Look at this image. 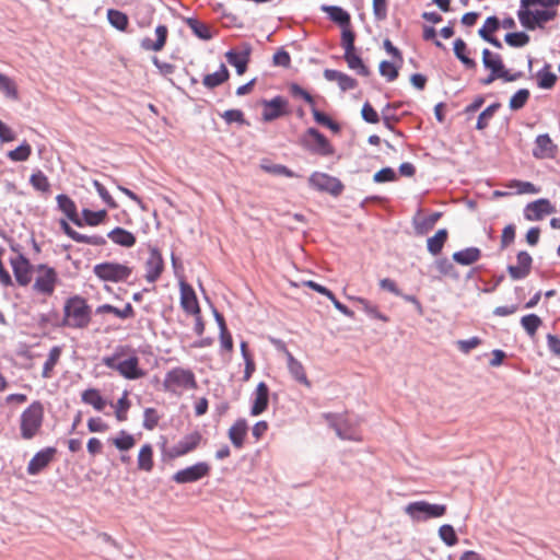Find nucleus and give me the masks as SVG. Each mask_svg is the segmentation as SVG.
<instances>
[{"label": "nucleus", "instance_id": "nucleus-1", "mask_svg": "<svg viewBox=\"0 0 560 560\" xmlns=\"http://www.w3.org/2000/svg\"><path fill=\"white\" fill-rule=\"evenodd\" d=\"M63 326L83 329L91 322V307L86 301L79 295L69 298L63 306Z\"/></svg>", "mask_w": 560, "mask_h": 560}, {"label": "nucleus", "instance_id": "nucleus-2", "mask_svg": "<svg viewBox=\"0 0 560 560\" xmlns=\"http://www.w3.org/2000/svg\"><path fill=\"white\" fill-rule=\"evenodd\" d=\"M197 382L190 370L174 368L170 370L163 381V389L168 393L178 394L182 389H195Z\"/></svg>", "mask_w": 560, "mask_h": 560}, {"label": "nucleus", "instance_id": "nucleus-3", "mask_svg": "<svg viewBox=\"0 0 560 560\" xmlns=\"http://www.w3.org/2000/svg\"><path fill=\"white\" fill-rule=\"evenodd\" d=\"M44 418V408L39 401L32 402L21 415V436L33 439L39 431Z\"/></svg>", "mask_w": 560, "mask_h": 560}, {"label": "nucleus", "instance_id": "nucleus-4", "mask_svg": "<svg viewBox=\"0 0 560 560\" xmlns=\"http://www.w3.org/2000/svg\"><path fill=\"white\" fill-rule=\"evenodd\" d=\"M118 354L107 355L102 359L103 364L117 371L127 380H138L144 376V371L139 366V358L131 355L126 360L117 362Z\"/></svg>", "mask_w": 560, "mask_h": 560}, {"label": "nucleus", "instance_id": "nucleus-5", "mask_svg": "<svg viewBox=\"0 0 560 560\" xmlns=\"http://www.w3.org/2000/svg\"><path fill=\"white\" fill-rule=\"evenodd\" d=\"M446 512V505L429 503L427 501L410 502L405 506V513L415 522H425L439 518Z\"/></svg>", "mask_w": 560, "mask_h": 560}, {"label": "nucleus", "instance_id": "nucleus-6", "mask_svg": "<svg viewBox=\"0 0 560 560\" xmlns=\"http://www.w3.org/2000/svg\"><path fill=\"white\" fill-rule=\"evenodd\" d=\"M323 417L335 430L337 436L341 440L360 441L361 433L357 429V423L348 416L324 413Z\"/></svg>", "mask_w": 560, "mask_h": 560}, {"label": "nucleus", "instance_id": "nucleus-7", "mask_svg": "<svg viewBox=\"0 0 560 560\" xmlns=\"http://www.w3.org/2000/svg\"><path fill=\"white\" fill-rule=\"evenodd\" d=\"M93 273L102 281L122 282L132 273V268L126 264L106 261L93 267Z\"/></svg>", "mask_w": 560, "mask_h": 560}, {"label": "nucleus", "instance_id": "nucleus-8", "mask_svg": "<svg viewBox=\"0 0 560 560\" xmlns=\"http://www.w3.org/2000/svg\"><path fill=\"white\" fill-rule=\"evenodd\" d=\"M556 15V10H530L528 8H520L517 10V19L521 25L528 31L542 28L544 25L553 20Z\"/></svg>", "mask_w": 560, "mask_h": 560}, {"label": "nucleus", "instance_id": "nucleus-9", "mask_svg": "<svg viewBox=\"0 0 560 560\" xmlns=\"http://www.w3.org/2000/svg\"><path fill=\"white\" fill-rule=\"evenodd\" d=\"M302 145L312 153L329 156L335 153L328 139L316 128H308L301 139Z\"/></svg>", "mask_w": 560, "mask_h": 560}, {"label": "nucleus", "instance_id": "nucleus-10", "mask_svg": "<svg viewBox=\"0 0 560 560\" xmlns=\"http://www.w3.org/2000/svg\"><path fill=\"white\" fill-rule=\"evenodd\" d=\"M36 271L37 276L33 284L34 291L39 294L50 296L54 293L58 282L57 271L55 268L44 264L38 265Z\"/></svg>", "mask_w": 560, "mask_h": 560}, {"label": "nucleus", "instance_id": "nucleus-11", "mask_svg": "<svg viewBox=\"0 0 560 560\" xmlns=\"http://www.w3.org/2000/svg\"><path fill=\"white\" fill-rule=\"evenodd\" d=\"M19 245H11V249L16 253L10 258V265L14 278L21 287H26L32 281L33 266L30 260L20 252Z\"/></svg>", "mask_w": 560, "mask_h": 560}, {"label": "nucleus", "instance_id": "nucleus-12", "mask_svg": "<svg viewBox=\"0 0 560 560\" xmlns=\"http://www.w3.org/2000/svg\"><path fill=\"white\" fill-rule=\"evenodd\" d=\"M310 185L317 190L329 192L337 197L339 196L345 186L343 184L334 176L325 173L314 172L308 178Z\"/></svg>", "mask_w": 560, "mask_h": 560}, {"label": "nucleus", "instance_id": "nucleus-13", "mask_svg": "<svg viewBox=\"0 0 560 560\" xmlns=\"http://www.w3.org/2000/svg\"><path fill=\"white\" fill-rule=\"evenodd\" d=\"M210 465L206 462H199L195 465L186 467L176 471L173 475V480L176 483H190L199 481L210 474Z\"/></svg>", "mask_w": 560, "mask_h": 560}, {"label": "nucleus", "instance_id": "nucleus-14", "mask_svg": "<svg viewBox=\"0 0 560 560\" xmlns=\"http://www.w3.org/2000/svg\"><path fill=\"white\" fill-rule=\"evenodd\" d=\"M145 280L154 283L164 270V261L160 250L156 247H150L149 257L145 260Z\"/></svg>", "mask_w": 560, "mask_h": 560}, {"label": "nucleus", "instance_id": "nucleus-15", "mask_svg": "<svg viewBox=\"0 0 560 560\" xmlns=\"http://www.w3.org/2000/svg\"><path fill=\"white\" fill-rule=\"evenodd\" d=\"M516 260V265H509L506 268L511 279L514 281L525 279L530 273L533 265L532 256L525 250L517 253Z\"/></svg>", "mask_w": 560, "mask_h": 560}, {"label": "nucleus", "instance_id": "nucleus-16", "mask_svg": "<svg viewBox=\"0 0 560 560\" xmlns=\"http://www.w3.org/2000/svg\"><path fill=\"white\" fill-rule=\"evenodd\" d=\"M264 106L262 120L272 121L282 117L287 113L288 102L284 97L278 95L271 100H262Z\"/></svg>", "mask_w": 560, "mask_h": 560}, {"label": "nucleus", "instance_id": "nucleus-17", "mask_svg": "<svg viewBox=\"0 0 560 560\" xmlns=\"http://www.w3.org/2000/svg\"><path fill=\"white\" fill-rule=\"evenodd\" d=\"M57 450L55 447H46L37 452L28 462L26 471L30 476L38 475L54 459Z\"/></svg>", "mask_w": 560, "mask_h": 560}, {"label": "nucleus", "instance_id": "nucleus-18", "mask_svg": "<svg viewBox=\"0 0 560 560\" xmlns=\"http://www.w3.org/2000/svg\"><path fill=\"white\" fill-rule=\"evenodd\" d=\"M201 434L199 432H192L185 435L176 444L168 450V455L172 458L184 456L192 452L200 443Z\"/></svg>", "mask_w": 560, "mask_h": 560}, {"label": "nucleus", "instance_id": "nucleus-19", "mask_svg": "<svg viewBox=\"0 0 560 560\" xmlns=\"http://www.w3.org/2000/svg\"><path fill=\"white\" fill-rule=\"evenodd\" d=\"M555 212V207L548 199H538L529 202L524 209V217L528 221H538L544 215Z\"/></svg>", "mask_w": 560, "mask_h": 560}, {"label": "nucleus", "instance_id": "nucleus-20", "mask_svg": "<svg viewBox=\"0 0 560 560\" xmlns=\"http://www.w3.org/2000/svg\"><path fill=\"white\" fill-rule=\"evenodd\" d=\"M276 345H281L283 352L287 357V366L291 376L299 383L310 387L311 383L306 376L305 370L300 361H298L293 354L285 348L281 341H275Z\"/></svg>", "mask_w": 560, "mask_h": 560}, {"label": "nucleus", "instance_id": "nucleus-21", "mask_svg": "<svg viewBox=\"0 0 560 560\" xmlns=\"http://www.w3.org/2000/svg\"><path fill=\"white\" fill-rule=\"evenodd\" d=\"M252 52L250 45H245L243 51L238 52L233 49H230L225 52V58L228 62L235 67L238 75H242L247 70V65L249 62Z\"/></svg>", "mask_w": 560, "mask_h": 560}, {"label": "nucleus", "instance_id": "nucleus-22", "mask_svg": "<svg viewBox=\"0 0 560 560\" xmlns=\"http://www.w3.org/2000/svg\"><path fill=\"white\" fill-rule=\"evenodd\" d=\"M557 153V145L552 142L548 133L536 137L533 155L537 159H551Z\"/></svg>", "mask_w": 560, "mask_h": 560}, {"label": "nucleus", "instance_id": "nucleus-23", "mask_svg": "<svg viewBox=\"0 0 560 560\" xmlns=\"http://www.w3.org/2000/svg\"><path fill=\"white\" fill-rule=\"evenodd\" d=\"M253 404L250 407V415L256 417L261 415L268 408L269 404V387L265 382H260L253 394Z\"/></svg>", "mask_w": 560, "mask_h": 560}, {"label": "nucleus", "instance_id": "nucleus-24", "mask_svg": "<svg viewBox=\"0 0 560 560\" xmlns=\"http://www.w3.org/2000/svg\"><path fill=\"white\" fill-rule=\"evenodd\" d=\"M180 305L188 314H200L199 303L194 289L184 282L180 283Z\"/></svg>", "mask_w": 560, "mask_h": 560}, {"label": "nucleus", "instance_id": "nucleus-25", "mask_svg": "<svg viewBox=\"0 0 560 560\" xmlns=\"http://www.w3.org/2000/svg\"><path fill=\"white\" fill-rule=\"evenodd\" d=\"M58 209L77 226H82V219L79 217L74 201L65 194L56 197Z\"/></svg>", "mask_w": 560, "mask_h": 560}, {"label": "nucleus", "instance_id": "nucleus-26", "mask_svg": "<svg viewBox=\"0 0 560 560\" xmlns=\"http://www.w3.org/2000/svg\"><path fill=\"white\" fill-rule=\"evenodd\" d=\"M320 10L327 13L329 19L341 26V28L350 26L351 16L341 7L323 4Z\"/></svg>", "mask_w": 560, "mask_h": 560}, {"label": "nucleus", "instance_id": "nucleus-27", "mask_svg": "<svg viewBox=\"0 0 560 560\" xmlns=\"http://www.w3.org/2000/svg\"><path fill=\"white\" fill-rule=\"evenodd\" d=\"M167 33L165 25H158L155 28L156 40L145 37L141 40V47L144 50L160 51L166 43Z\"/></svg>", "mask_w": 560, "mask_h": 560}, {"label": "nucleus", "instance_id": "nucleus-28", "mask_svg": "<svg viewBox=\"0 0 560 560\" xmlns=\"http://www.w3.org/2000/svg\"><path fill=\"white\" fill-rule=\"evenodd\" d=\"M452 257L455 262L463 266H469L480 259L481 250L478 247L471 246L455 252Z\"/></svg>", "mask_w": 560, "mask_h": 560}, {"label": "nucleus", "instance_id": "nucleus-29", "mask_svg": "<svg viewBox=\"0 0 560 560\" xmlns=\"http://www.w3.org/2000/svg\"><path fill=\"white\" fill-rule=\"evenodd\" d=\"M247 422L245 419H238L229 430V438L236 448H241L247 433Z\"/></svg>", "mask_w": 560, "mask_h": 560}, {"label": "nucleus", "instance_id": "nucleus-30", "mask_svg": "<svg viewBox=\"0 0 560 560\" xmlns=\"http://www.w3.org/2000/svg\"><path fill=\"white\" fill-rule=\"evenodd\" d=\"M107 236L115 244L120 245L122 247H127V248L132 247L137 242L136 236L131 232H129L122 228H119V226L113 229L107 234Z\"/></svg>", "mask_w": 560, "mask_h": 560}, {"label": "nucleus", "instance_id": "nucleus-31", "mask_svg": "<svg viewBox=\"0 0 560 560\" xmlns=\"http://www.w3.org/2000/svg\"><path fill=\"white\" fill-rule=\"evenodd\" d=\"M81 400L86 405H91L96 411H103L107 405L106 400L96 388L85 389L81 394Z\"/></svg>", "mask_w": 560, "mask_h": 560}, {"label": "nucleus", "instance_id": "nucleus-32", "mask_svg": "<svg viewBox=\"0 0 560 560\" xmlns=\"http://www.w3.org/2000/svg\"><path fill=\"white\" fill-rule=\"evenodd\" d=\"M482 63L486 69L493 73H502L505 69L501 56L490 51L488 48L482 50Z\"/></svg>", "mask_w": 560, "mask_h": 560}, {"label": "nucleus", "instance_id": "nucleus-33", "mask_svg": "<svg viewBox=\"0 0 560 560\" xmlns=\"http://www.w3.org/2000/svg\"><path fill=\"white\" fill-rule=\"evenodd\" d=\"M229 77L230 72L228 68L224 63H221L218 71L203 77L202 83L207 89H214L228 81Z\"/></svg>", "mask_w": 560, "mask_h": 560}, {"label": "nucleus", "instance_id": "nucleus-34", "mask_svg": "<svg viewBox=\"0 0 560 560\" xmlns=\"http://www.w3.org/2000/svg\"><path fill=\"white\" fill-rule=\"evenodd\" d=\"M96 314L110 313L121 319L131 318L135 316L133 307L130 303H127L124 308H118L110 304H102L97 306Z\"/></svg>", "mask_w": 560, "mask_h": 560}, {"label": "nucleus", "instance_id": "nucleus-35", "mask_svg": "<svg viewBox=\"0 0 560 560\" xmlns=\"http://www.w3.org/2000/svg\"><path fill=\"white\" fill-rule=\"evenodd\" d=\"M343 58L351 70L357 71L362 77L369 75L370 71L363 63L362 58L355 52V50L345 51Z\"/></svg>", "mask_w": 560, "mask_h": 560}, {"label": "nucleus", "instance_id": "nucleus-36", "mask_svg": "<svg viewBox=\"0 0 560 560\" xmlns=\"http://www.w3.org/2000/svg\"><path fill=\"white\" fill-rule=\"evenodd\" d=\"M447 230L440 229L432 237L427 241L428 252L432 255H439L447 240Z\"/></svg>", "mask_w": 560, "mask_h": 560}, {"label": "nucleus", "instance_id": "nucleus-37", "mask_svg": "<svg viewBox=\"0 0 560 560\" xmlns=\"http://www.w3.org/2000/svg\"><path fill=\"white\" fill-rule=\"evenodd\" d=\"M187 26L191 30V32L202 40H209L213 37L212 32L209 26L195 18H187L185 20Z\"/></svg>", "mask_w": 560, "mask_h": 560}, {"label": "nucleus", "instance_id": "nucleus-38", "mask_svg": "<svg viewBox=\"0 0 560 560\" xmlns=\"http://www.w3.org/2000/svg\"><path fill=\"white\" fill-rule=\"evenodd\" d=\"M454 54L456 58L467 68L475 69L477 63L474 59L467 56V45L462 38H457L454 42Z\"/></svg>", "mask_w": 560, "mask_h": 560}, {"label": "nucleus", "instance_id": "nucleus-39", "mask_svg": "<svg viewBox=\"0 0 560 560\" xmlns=\"http://www.w3.org/2000/svg\"><path fill=\"white\" fill-rule=\"evenodd\" d=\"M61 352H62V348L60 346H54L50 349V351L48 353V358L45 361L44 366H43L42 376L44 378L51 377L52 370H54L55 365L57 364V362L59 361Z\"/></svg>", "mask_w": 560, "mask_h": 560}, {"label": "nucleus", "instance_id": "nucleus-40", "mask_svg": "<svg viewBox=\"0 0 560 560\" xmlns=\"http://www.w3.org/2000/svg\"><path fill=\"white\" fill-rule=\"evenodd\" d=\"M138 468L144 471H151L153 468V448L151 444H144L138 455Z\"/></svg>", "mask_w": 560, "mask_h": 560}, {"label": "nucleus", "instance_id": "nucleus-41", "mask_svg": "<svg viewBox=\"0 0 560 560\" xmlns=\"http://www.w3.org/2000/svg\"><path fill=\"white\" fill-rule=\"evenodd\" d=\"M30 184L35 190L44 194L49 192L50 190V183L42 171H36L31 175Z\"/></svg>", "mask_w": 560, "mask_h": 560}, {"label": "nucleus", "instance_id": "nucleus-42", "mask_svg": "<svg viewBox=\"0 0 560 560\" xmlns=\"http://www.w3.org/2000/svg\"><path fill=\"white\" fill-rule=\"evenodd\" d=\"M549 65H546L541 70L537 72V83L540 89H551L557 81V75L550 72Z\"/></svg>", "mask_w": 560, "mask_h": 560}, {"label": "nucleus", "instance_id": "nucleus-43", "mask_svg": "<svg viewBox=\"0 0 560 560\" xmlns=\"http://www.w3.org/2000/svg\"><path fill=\"white\" fill-rule=\"evenodd\" d=\"M107 19L110 25L119 31H125L128 26V16L121 11L109 9L107 11Z\"/></svg>", "mask_w": 560, "mask_h": 560}, {"label": "nucleus", "instance_id": "nucleus-44", "mask_svg": "<svg viewBox=\"0 0 560 560\" xmlns=\"http://www.w3.org/2000/svg\"><path fill=\"white\" fill-rule=\"evenodd\" d=\"M82 222L90 225V226H96L101 224L105 218L107 217L106 210H98V211H92L90 209H83L82 210Z\"/></svg>", "mask_w": 560, "mask_h": 560}, {"label": "nucleus", "instance_id": "nucleus-45", "mask_svg": "<svg viewBox=\"0 0 560 560\" xmlns=\"http://www.w3.org/2000/svg\"><path fill=\"white\" fill-rule=\"evenodd\" d=\"M530 40V37L525 32H514V33H508L504 36V42L514 48H521L526 46Z\"/></svg>", "mask_w": 560, "mask_h": 560}, {"label": "nucleus", "instance_id": "nucleus-46", "mask_svg": "<svg viewBox=\"0 0 560 560\" xmlns=\"http://www.w3.org/2000/svg\"><path fill=\"white\" fill-rule=\"evenodd\" d=\"M32 154L31 145L24 141L21 145L8 152L7 156L13 162L27 161Z\"/></svg>", "mask_w": 560, "mask_h": 560}, {"label": "nucleus", "instance_id": "nucleus-47", "mask_svg": "<svg viewBox=\"0 0 560 560\" xmlns=\"http://www.w3.org/2000/svg\"><path fill=\"white\" fill-rule=\"evenodd\" d=\"M521 325L527 335L533 337L541 325V319L536 314H528L521 318Z\"/></svg>", "mask_w": 560, "mask_h": 560}, {"label": "nucleus", "instance_id": "nucleus-48", "mask_svg": "<svg viewBox=\"0 0 560 560\" xmlns=\"http://www.w3.org/2000/svg\"><path fill=\"white\" fill-rule=\"evenodd\" d=\"M0 91L11 100H18V89L15 83L8 75L0 73Z\"/></svg>", "mask_w": 560, "mask_h": 560}, {"label": "nucleus", "instance_id": "nucleus-49", "mask_svg": "<svg viewBox=\"0 0 560 560\" xmlns=\"http://www.w3.org/2000/svg\"><path fill=\"white\" fill-rule=\"evenodd\" d=\"M435 268L442 276L450 277L454 280L459 278V275L454 265L447 258H440L435 261Z\"/></svg>", "mask_w": 560, "mask_h": 560}, {"label": "nucleus", "instance_id": "nucleus-50", "mask_svg": "<svg viewBox=\"0 0 560 560\" xmlns=\"http://www.w3.org/2000/svg\"><path fill=\"white\" fill-rule=\"evenodd\" d=\"M500 106L501 105L499 103H493V104L489 105L486 109H483L478 116L476 128L478 130H483L488 126L489 120L493 117L495 112L500 108Z\"/></svg>", "mask_w": 560, "mask_h": 560}, {"label": "nucleus", "instance_id": "nucleus-51", "mask_svg": "<svg viewBox=\"0 0 560 560\" xmlns=\"http://www.w3.org/2000/svg\"><path fill=\"white\" fill-rule=\"evenodd\" d=\"M353 300L361 305L362 311L365 312L366 315L370 316L371 318H376L383 322L388 320V318L384 314L378 312L377 307L375 305H372L366 299L353 298Z\"/></svg>", "mask_w": 560, "mask_h": 560}, {"label": "nucleus", "instance_id": "nucleus-52", "mask_svg": "<svg viewBox=\"0 0 560 560\" xmlns=\"http://www.w3.org/2000/svg\"><path fill=\"white\" fill-rule=\"evenodd\" d=\"M529 91L527 89H520L510 100L509 107L511 110H518L525 106L529 98Z\"/></svg>", "mask_w": 560, "mask_h": 560}, {"label": "nucleus", "instance_id": "nucleus-53", "mask_svg": "<svg viewBox=\"0 0 560 560\" xmlns=\"http://www.w3.org/2000/svg\"><path fill=\"white\" fill-rule=\"evenodd\" d=\"M501 26L500 20L495 16H488L483 26L478 31V35L483 39V36L491 37Z\"/></svg>", "mask_w": 560, "mask_h": 560}, {"label": "nucleus", "instance_id": "nucleus-54", "mask_svg": "<svg viewBox=\"0 0 560 560\" xmlns=\"http://www.w3.org/2000/svg\"><path fill=\"white\" fill-rule=\"evenodd\" d=\"M398 106V104H387L382 110L383 124L389 130H394V122L399 121V118L394 113Z\"/></svg>", "mask_w": 560, "mask_h": 560}, {"label": "nucleus", "instance_id": "nucleus-55", "mask_svg": "<svg viewBox=\"0 0 560 560\" xmlns=\"http://www.w3.org/2000/svg\"><path fill=\"white\" fill-rule=\"evenodd\" d=\"M261 168L269 173L277 176H285V177H295L296 175L287 166L282 164H273L269 162H264L261 164Z\"/></svg>", "mask_w": 560, "mask_h": 560}, {"label": "nucleus", "instance_id": "nucleus-56", "mask_svg": "<svg viewBox=\"0 0 560 560\" xmlns=\"http://www.w3.org/2000/svg\"><path fill=\"white\" fill-rule=\"evenodd\" d=\"M113 444L119 450V451H128L132 448L136 444L135 438L127 433L126 431L121 430L119 432V435L113 440Z\"/></svg>", "mask_w": 560, "mask_h": 560}, {"label": "nucleus", "instance_id": "nucleus-57", "mask_svg": "<svg viewBox=\"0 0 560 560\" xmlns=\"http://www.w3.org/2000/svg\"><path fill=\"white\" fill-rule=\"evenodd\" d=\"M439 536L447 546H454L457 542V535L452 525H442L439 528Z\"/></svg>", "mask_w": 560, "mask_h": 560}, {"label": "nucleus", "instance_id": "nucleus-58", "mask_svg": "<svg viewBox=\"0 0 560 560\" xmlns=\"http://www.w3.org/2000/svg\"><path fill=\"white\" fill-rule=\"evenodd\" d=\"M380 73L385 77L388 82H393L398 77V68L390 61L383 60L380 63Z\"/></svg>", "mask_w": 560, "mask_h": 560}, {"label": "nucleus", "instance_id": "nucleus-59", "mask_svg": "<svg viewBox=\"0 0 560 560\" xmlns=\"http://www.w3.org/2000/svg\"><path fill=\"white\" fill-rule=\"evenodd\" d=\"M93 186L95 190L97 191L101 199L112 209L117 208V203L115 202L114 198L110 196L108 190L105 188L103 184H101L98 180H93Z\"/></svg>", "mask_w": 560, "mask_h": 560}, {"label": "nucleus", "instance_id": "nucleus-60", "mask_svg": "<svg viewBox=\"0 0 560 560\" xmlns=\"http://www.w3.org/2000/svg\"><path fill=\"white\" fill-rule=\"evenodd\" d=\"M160 417L155 409L147 408L143 412V428L147 430H153L159 423Z\"/></svg>", "mask_w": 560, "mask_h": 560}, {"label": "nucleus", "instance_id": "nucleus-61", "mask_svg": "<svg viewBox=\"0 0 560 560\" xmlns=\"http://www.w3.org/2000/svg\"><path fill=\"white\" fill-rule=\"evenodd\" d=\"M354 40H355L354 32L352 30H350L349 26L342 28L341 46L345 49V51L355 50Z\"/></svg>", "mask_w": 560, "mask_h": 560}, {"label": "nucleus", "instance_id": "nucleus-62", "mask_svg": "<svg viewBox=\"0 0 560 560\" xmlns=\"http://www.w3.org/2000/svg\"><path fill=\"white\" fill-rule=\"evenodd\" d=\"M510 188H517L518 194H537L538 189L536 186L529 182H522V180H511L509 184Z\"/></svg>", "mask_w": 560, "mask_h": 560}, {"label": "nucleus", "instance_id": "nucleus-63", "mask_svg": "<svg viewBox=\"0 0 560 560\" xmlns=\"http://www.w3.org/2000/svg\"><path fill=\"white\" fill-rule=\"evenodd\" d=\"M397 178L396 172L392 167H384L373 176L375 183L394 182Z\"/></svg>", "mask_w": 560, "mask_h": 560}, {"label": "nucleus", "instance_id": "nucleus-64", "mask_svg": "<svg viewBox=\"0 0 560 560\" xmlns=\"http://www.w3.org/2000/svg\"><path fill=\"white\" fill-rule=\"evenodd\" d=\"M221 117L229 125L232 122H238L241 125L247 124L241 109H228L221 115Z\"/></svg>", "mask_w": 560, "mask_h": 560}]
</instances>
